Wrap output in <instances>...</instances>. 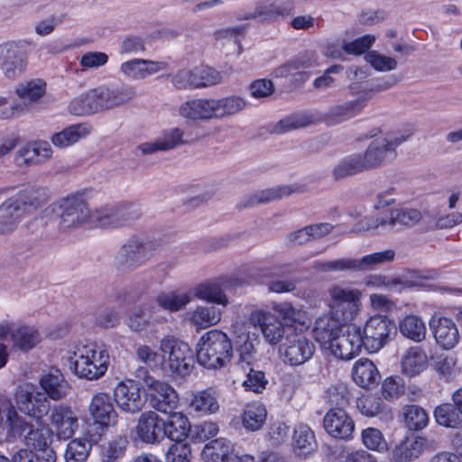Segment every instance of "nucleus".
<instances>
[{
	"mask_svg": "<svg viewBox=\"0 0 462 462\" xmlns=\"http://www.w3.org/2000/svg\"><path fill=\"white\" fill-rule=\"evenodd\" d=\"M374 139L368 144L365 152H362L364 161L370 170L383 164L388 159L395 156V149L406 138L395 132H380L378 135L373 134Z\"/></svg>",
	"mask_w": 462,
	"mask_h": 462,
	"instance_id": "9",
	"label": "nucleus"
},
{
	"mask_svg": "<svg viewBox=\"0 0 462 462\" xmlns=\"http://www.w3.org/2000/svg\"><path fill=\"white\" fill-rule=\"evenodd\" d=\"M128 440L125 436H118L104 446L102 450L105 462H115L122 457L126 450Z\"/></svg>",
	"mask_w": 462,
	"mask_h": 462,
	"instance_id": "62",
	"label": "nucleus"
},
{
	"mask_svg": "<svg viewBox=\"0 0 462 462\" xmlns=\"http://www.w3.org/2000/svg\"><path fill=\"white\" fill-rule=\"evenodd\" d=\"M352 378L358 386L369 389L377 384L380 373L373 361L360 358L353 365Z\"/></svg>",
	"mask_w": 462,
	"mask_h": 462,
	"instance_id": "37",
	"label": "nucleus"
},
{
	"mask_svg": "<svg viewBox=\"0 0 462 462\" xmlns=\"http://www.w3.org/2000/svg\"><path fill=\"white\" fill-rule=\"evenodd\" d=\"M88 412L96 425L100 428L113 427L117 422V413L108 393L94 394L88 404Z\"/></svg>",
	"mask_w": 462,
	"mask_h": 462,
	"instance_id": "24",
	"label": "nucleus"
},
{
	"mask_svg": "<svg viewBox=\"0 0 462 462\" xmlns=\"http://www.w3.org/2000/svg\"><path fill=\"white\" fill-rule=\"evenodd\" d=\"M391 321L385 316L374 315L361 328L364 348L369 353H375L384 346L391 332Z\"/></svg>",
	"mask_w": 462,
	"mask_h": 462,
	"instance_id": "14",
	"label": "nucleus"
},
{
	"mask_svg": "<svg viewBox=\"0 0 462 462\" xmlns=\"http://www.w3.org/2000/svg\"><path fill=\"white\" fill-rule=\"evenodd\" d=\"M222 313V310L217 307L198 305L184 314V319L189 325L199 331L219 323Z\"/></svg>",
	"mask_w": 462,
	"mask_h": 462,
	"instance_id": "33",
	"label": "nucleus"
},
{
	"mask_svg": "<svg viewBox=\"0 0 462 462\" xmlns=\"http://www.w3.org/2000/svg\"><path fill=\"white\" fill-rule=\"evenodd\" d=\"M158 307L168 312H177L184 309L191 300L190 292H178L175 291H160L155 297Z\"/></svg>",
	"mask_w": 462,
	"mask_h": 462,
	"instance_id": "45",
	"label": "nucleus"
},
{
	"mask_svg": "<svg viewBox=\"0 0 462 462\" xmlns=\"http://www.w3.org/2000/svg\"><path fill=\"white\" fill-rule=\"evenodd\" d=\"M180 116L193 121L215 119L213 98H195L182 103L179 107Z\"/></svg>",
	"mask_w": 462,
	"mask_h": 462,
	"instance_id": "35",
	"label": "nucleus"
},
{
	"mask_svg": "<svg viewBox=\"0 0 462 462\" xmlns=\"http://www.w3.org/2000/svg\"><path fill=\"white\" fill-rule=\"evenodd\" d=\"M279 351L285 364L300 365L313 356L315 346L305 336L293 334L286 337V341L280 346Z\"/></svg>",
	"mask_w": 462,
	"mask_h": 462,
	"instance_id": "17",
	"label": "nucleus"
},
{
	"mask_svg": "<svg viewBox=\"0 0 462 462\" xmlns=\"http://www.w3.org/2000/svg\"><path fill=\"white\" fill-rule=\"evenodd\" d=\"M267 411L261 402H252L244 410L242 414V425L249 431H256L262 429L265 423Z\"/></svg>",
	"mask_w": 462,
	"mask_h": 462,
	"instance_id": "49",
	"label": "nucleus"
},
{
	"mask_svg": "<svg viewBox=\"0 0 462 462\" xmlns=\"http://www.w3.org/2000/svg\"><path fill=\"white\" fill-rule=\"evenodd\" d=\"M46 91L47 83L41 78L21 81L15 86L14 94L22 103H14L1 110L0 118L10 119L24 115L32 106L40 103Z\"/></svg>",
	"mask_w": 462,
	"mask_h": 462,
	"instance_id": "7",
	"label": "nucleus"
},
{
	"mask_svg": "<svg viewBox=\"0 0 462 462\" xmlns=\"http://www.w3.org/2000/svg\"><path fill=\"white\" fill-rule=\"evenodd\" d=\"M316 268L320 272H360L358 258H340L323 263H317Z\"/></svg>",
	"mask_w": 462,
	"mask_h": 462,
	"instance_id": "59",
	"label": "nucleus"
},
{
	"mask_svg": "<svg viewBox=\"0 0 462 462\" xmlns=\"http://www.w3.org/2000/svg\"><path fill=\"white\" fill-rule=\"evenodd\" d=\"M330 312L339 320L353 321L361 310L363 293L360 290L332 285L328 290Z\"/></svg>",
	"mask_w": 462,
	"mask_h": 462,
	"instance_id": "6",
	"label": "nucleus"
},
{
	"mask_svg": "<svg viewBox=\"0 0 462 462\" xmlns=\"http://www.w3.org/2000/svg\"><path fill=\"white\" fill-rule=\"evenodd\" d=\"M400 334L415 343H420L426 339L427 328L421 317L415 314H408L398 322Z\"/></svg>",
	"mask_w": 462,
	"mask_h": 462,
	"instance_id": "38",
	"label": "nucleus"
},
{
	"mask_svg": "<svg viewBox=\"0 0 462 462\" xmlns=\"http://www.w3.org/2000/svg\"><path fill=\"white\" fill-rule=\"evenodd\" d=\"M189 407L195 411L203 414L217 412L219 409V403L216 396V391L212 388H208L193 393Z\"/></svg>",
	"mask_w": 462,
	"mask_h": 462,
	"instance_id": "50",
	"label": "nucleus"
},
{
	"mask_svg": "<svg viewBox=\"0 0 462 462\" xmlns=\"http://www.w3.org/2000/svg\"><path fill=\"white\" fill-rule=\"evenodd\" d=\"M69 109L71 114L76 116H88L100 112L97 88L73 98L69 103Z\"/></svg>",
	"mask_w": 462,
	"mask_h": 462,
	"instance_id": "40",
	"label": "nucleus"
},
{
	"mask_svg": "<svg viewBox=\"0 0 462 462\" xmlns=\"http://www.w3.org/2000/svg\"><path fill=\"white\" fill-rule=\"evenodd\" d=\"M191 448L187 442L177 441L170 446L166 454V462H189Z\"/></svg>",
	"mask_w": 462,
	"mask_h": 462,
	"instance_id": "64",
	"label": "nucleus"
},
{
	"mask_svg": "<svg viewBox=\"0 0 462 462\" xmlns=\"http://www.w3.org/2000/svg\"><path fill=\"white\" fill-rule=\"evenodd\" d=\"M231 449L230 442L220 438L208 443L202 450V456L210 462H230Z\"/></svg>",
	"mask_w": 462,
	"mask_h": 462,
	"instance_id": "52",
	"label": "nucleus"
},
{
	"mask_svg": "<svg viewBox=\"0 0 462 462\" xmlns=\"http://www.w3.org/2000/svg\"><path fill=\"white\" fill-rule=\"evenodd\" d=\"M54 221L60 231L76 229L92 222L93 212L90 211L81 195L68 196L52 206Z\"/></svg>",
	"mask_w": 462,
	"mask_h": 462,
	"instance_id": "5",
	"label": "nucleus"
},
{
	"mask_svg": "<svg viewBox=\"0 0 462 462\" xmlns=\"http://www.w3.org/2000/svg\"><path fill=\"white\" fill-rule=\"evenodd\" d=\"M170 414L168 422H165L163 437L167 436L174 442L184 441L189 431L188 418L180 412L172 411Z\"/></svg>",
	"mask_w": 462,
	"mask_h": 462,
	"instance_id": "51",
	"label": "nucleus"
},
{
	"mask_svg": "<svg viewBox=\"0 0 462 462\" xmlns=\"http://www.w3.org/2000/svg\"><path fill=\"white\" fill-rule=\"evenodd\" d=\"M325 399L331 405L345 406L349 403L351 393L346 383L337 382L325 392Z\"/></svg>",
	"mask_w": 462,
	"mask_h": 462,
	"instance_id": "60",
	"label": "nucleus"
},
{
	"mask_svg": "<svg viewBox=\"0 0 462 462\" xmlns=\"http://www.w3.org/2000/svg\"><path fill=\"white\" fill-rule=\"evenodd\" d=\"M160 350L163 353L162 367L172 374L186 376L193 368V355L187 343L165 337L160 341Z\"/></svg>",
	"mask_w": 462,
	"mask_h": 462,
	"instance_id": "8",
	"label": "nucleus"
},
{
	"mask_svg": "<svg viewBox=\"0 0 462 462\" xmlns=\"http://www.w3.org/2000/svg\"><path fill=\"white\" fill-rule=\"evenodd\" d=\"M215 119L231 117L246 106L245 98L232 95L220 98H213Z\"/></svg>",
	"mask_w": 462,
	"mask_h": 462,
	"instance_id": "47",
	"label": "nucleus"
},
{
	"mask_svg": "<svg viewBox=\"0 0 462 462\" xmlns=\"http://www.w3.org/2000/svg\"><path fill=\"white\" fill-rule=\"evenodd\" d=\"M192 73L194 88L214 86L223 79L218 71L208 67L195 68L192 69Z\"/></svg>",
	"mask_w": 462,
	"mask_h": 462,
	"instance_id": "58",
	"label": "nucleus"
},
{
	"mask_svg": "<svg viewBox=\"0 0 462 462\" xmlns=\"http://www.w3.org/2000/svg\"><path fill=\"white\" fill-rule=\"evenodd\" d=\"M362 347L361 328L350 325L339 333L327 350L339 359L351 360L360 354Z\"/></svg>",
	"mask_w": 462,
	"mask_h": 462,
	"instance_id": "16",
	"label": "nucleus"
},
{
	"mask_svg": "<svg viewBox=\"0 0 462 462\" xmlns=\"http://www.w3.org/2000/svg\"><path fill=\"white\" fill-rule=\"evenodd\" d=\"M165 422L154 411L143 412L134 428L137 439L147 444L159 442L163 438Z\"/></svg>",
	"mask_w": 462,
	"mask_h": 462,
	"instance_id": "26",
	"label": "nucleus"
},
{
	"mask_svg": "<svg viewBox=\"0 0 462 462\" xmlns=\"http://www.w3.org/2000/svg\"><path fill=\"white\" fill-rule=\"evenodd\" d=\"M91 449V444L84 439H75L68 445L64 453L66 462H85Z\"/></svg>",
	"mask_w": 462,
	"mask_h": 462,
	"instance_id": "57",
	"label": "nucleus"
},
{
	"mask_svg": "<svg viewBox=\"0 0 462 462\" xmlns=\"http://www.w3.org/2000/svg\"><path fill=\"white\" fill-rule=\"evenodd\" d=\"M152 254L148 242L132 238L118 249L113 258V266L121 273L132 272L143 265Z\"/></svg>",
	"mask_w": 462,
	"mask_h": 462,
	"instance_id": "10",
	"label": "nucleus"
},
{
	"mask_svg": "<svg viewBox=\"0 0 462 462\" xmlns=\"http://www.w3.org/2000/svg\"><path fill=\"white\" fill-rule=\"evenodd\" d=\"M114 399L119 409L128 413L140 411L145 404L141 387L134 381L120 382L114 390Z\"/></svg>",
	"mask_w": 462,
	"mask_h": 462,
	"instance_id": "22",
	"label": "nucleus"
},
{
	"mask_svg": "<svg viewBox=\"0 0 462 462\" xmlns=\"http://www.w3.org/2000/svg\"><path fill=\"white\" fill-rule=\"evenodd\" d=\"M421 218L419 210L413 208L393 209L388 217L375 218L367 224V229L382 228L383 231H391L398 226H413Z\"/></svg>",
	"mask_w": 462,
	"mask_h": 462,
	"instance_id": "28",
	"label": "nucleus"
},
{
	"mask_svg": "<svg viewBox=\"0 0 462 462\" xmlns=\"http://www.w3.org/2000/svg\"><path fill=\"white\" fill-rule=\"evenodd\" d=\"M372 97V90H361L355 99L332 106L323 116L326 124L336 125L357 116L366 106Z\"/></svg>",
	"mask_w": 462,
	"mask_h": 462,
	"instance_id": "15",
	"label": "nucleus"
},
{
	"mask_svg": "<svg viewBox=\"0 0 462 462\" xmlns=\"http://www.w3.org/2000/svg\"><path fill=\"white\" fill-rule=\"evenodd\" d=\"M13 346L27 352L36 346L41 341L39 331L31 326H19L11 332Z\"/></svg>",
	"mask_w": 462,
	"mask_h": 462,
	"instance_id": "46",
	"label": "nucleus"
},
{
	"mask_svg": "<svg viewBox=\"0 0 462 462\" xmlns=\"http://www.w3.org/2000/svg\"><path fill=\"white\" fill-rule=\"evenodd\" d=\"M302 191H304L303 186L298 184L271 188L253 194L249 198L248 204L253 206L268 203Z\"/></svg>",
	"mask_w": 462,
	"mask_h": 462,
	"instance_id": "41",
	"label": "nucleus"
},
{
	"mask_svg": "<svg viewBox=\"0 0 462 462\" xmlns=\"http://www.w3.org/2000/svg\"><path fill=\"white\" fill-rule=\"evenodd\" d=\"M323 425L328 435L344 440L349 439L355 430L354 420L341 408L330 409L324 416Z\"/></svg>",
	"mask_w": 462,
	"mask_h": 462,
	"instance_id": "25",
	"label": "nucleus"
},
{
	"mask_svg": "<svg viewBox=\"0 0 462 462\" xmlns=\"http://www.w3.org/2000/svg\"><path fill=\"white\" fill-rule=\"evenodd\" d=\"M248 320L261 331L263 338L270 346H276L285 336V326L281 319L269 310H253Z\"/></svg>",
	"mask_w": 462,
	"mask_h": 462,
	"instance_id": "13",
	"label": "nucleus"
},
{
	"mask_svg": "<svg viewBox=\"0 0 462 462\" xmlns=\"http://www.w3.org/2000/svg\"><path fill=\"white\" fill-rule=\"evenodd\" d=\"M363 444L371 450L384 452L388 449L387 442L378 429L367 428L362 431Z\"/></svg>",
	"mask_w": 462,
	"mask_h": 462,
	"instance_id": "63",
	"label": "nucleus"
},
{
	"mask_svg": "<svg viewBox=\"0 0 462 462\" xmlns=\"http://www.w3.org/2000/svg\"><path fill=\"white\" fill-rule=\"evenodd\" d=\"M437 448L435 440L424 437H407L393 450L392 457L394 462H410L416 459L425 451Z\"/></svg>",
	"mask_w": 462,
	"mask_h": 462,
	"instance_id": "23",
	"label": "nucleus"
},
{
	"mask_svg": "<svg viewBox=\"0 0 462 462\" xmlns=\"http://www.w3.org/2000/svg\"><path fill=\"white\" fill-rule=\"evenodd\" d=\"M166 69V63L144 59H132L120 65V72L129 80H143Z\"/></svg>",
	"mask_w": 462,
	"mask_h": 462,
	"instance_id": "31",
	"label": "nucleus"
},
{
	"mask_svg": "<svg viewBox=\"0 0 462 462\" xmlns=\"http://www.w3.org/2000/svg\"><path fill=\"white\" fill-rule=\"evenodd\" d=\"M360 412L366 417H375L381 413L390 411L387 406L383 405L381 399L374 395H367L357 402Z\"/></svg>",
	"mask_w": 462,
	"mask_h": 462,
	"instance_id": "61",
	"label": "nucleus"
},
{
	"mask_svg": "<svg viewBox=\"0 0 462 462\" xmlns=\"http://www.w3.org/2000/svg\"><path fill=\"white\" fill-rule=\"evenodd\" d=\"M403 422L411 430H420L425 428L429 422L428 413L424 409L417 405H408L402 411Z\"/></svg>",
	"mask_w": 462,
	"mask_h": 462,
	"instance_id": "55",
	"label": "nucleus"
},
{
	"mask_svg": "<svg viewBox=\"0 0 462 462\" xmlns=\"http://www.w3.org/2000/svg\"><path fill=\"white\" fill-rule=\"evenodd\" d=\"M69 360L79 378L98 380L107 371L110 362L109 348L104 344L79 343L69 352Z\"/></svg>",
	"mask_w": 462,
	"mask_h": 462,
	"instance_id": "3",
	"label": "nucleus"
},
{
	"mask_svg": "<svg viewBox=\"0 0 462 462\" xmlns=\"http://www.w3.org/2000/svg\"><path fill=\"white\" fill-rule=\"evenodd\" d=\"M46 200L44 188L28 186L3 201L0 204V236L13 235L18 229L21 221L36 211Z\"/></svg>",
	"mask_w": 462,
	"mask_h": 462,
	"instance_id": "2",
	"label": "nucleus"
},
{
	"mask_svg": "<svg viewBox=\"0 0 462 462\" xmlns=\"http://www.w3.org/2000/svg\"><path fill=\"white\" fill-rule=\"evenodd\" d=\"M49 420L59 439H70L79 429V417L76 411L65 403L50 406Z\"/></svg>",
	"mask_w": 462,
	"mask_h": 462,
	"instance_id": "19",
	"label": "nucleus"
},
{
	"mask_svg": "<svg viewBox=\"0 0 462 462\" xmlns=\"http://www.w3.org/2000/svg\"><path fill=\"white\" fill-rule=\"evenodd\" d=\"M314 432L306 424H299L295 427L292 435V447L299 456H306L316 448Z\"/></svg>",
	"mask_w": 462,
	"mask_h": 462,
	"instance_id": "48",
	"label": "nucleus"
},
{
	"mask_svg": "<svg viewBox=\"0 0 462 462\" xmlns=\"http://www.w3.org/2000/svg\"><path fill=\"white\" fill-rule=\"evenodd\" d=\"M401 366L403 374L415 376L427 368V354L420 346H411L403 353Z\"/></svg>",
	"mask_w": 462,
	"mask_h": 462,
	"instance_id": "39",
	"label": "nucleus"
},
{
	"mask_svg": "<svg viewBox=\"0 0 462 462\" xmlns=\"http://www.w3.org/2000/svg\"><path fill=\"white\" fill-rule=\"evenodd\" d=\"M233 337L240 358L249 364L256 354V346L260 344L257 328L247 319L246 323L234 326Z\"/></svg>",
	"mask_w": 462,
	"mask_h": 462,
	"instance_id": "20",
	"label": "nucleus"
},
{
	"mask_svg": "<svg viewBox=\"0 0 462 462\" xmlns=\"http://www.w3.org/2000/svg\"><path fill=\"white\" fill-rule=\"evenodd\" d=\"M52 156V149L48 142H29L20 147L14 154V162L18 168L41 165Z\"/></svg>",
	"mask_w": 462,
	"mask_h": 462,
	"instance_id": "21",
	"label": "nucleus"
},
{
	"mask_svg": "<svg viewBox=\"0 0 462 462\" xmlns=\"http://www.w3.org/2000/svg\"><path fill=\"white\" fill-rule=\"evenodd\" d=\"M151 405L158 411L171 413L178 406L179 396L172 386L152 377L145 379Z\"/></svg>",
	"mask_w": 462,
	"mask_h": 462,
	"instance_id": "18",
	"label": "nucleus"
},
{
	"mask_svg": "<svg viewBox=\"0 0 462 462\" xmlns=\"http://www.w3.org/2000/svg\"><path fill=\"white\" fill-rule=\"evenodd\" d=\"M97 91L101 111L124 106L136 95L131 86L103 85L97 87Z\"/></svg>",
	"mask_w": 462,
	"mask_h": 462,
	"instance_id": "27",
	"label": "nucleus"
},
{
	"mask_svg": "<svg viewBox=\"0 0 462 462\" xmlns=\"http://www.w3.org/2000/svg\"><path fill=\"white\" fill-rule=\"evenodd\" d=\"M14 399L18 411L12 404L6 410V436L34 449H45L53 436L51 429L42 421L49 413L50 402L32 383L19 384Z\"/></svg>",
	"mask_w": 462,
	"mask_h": 462,
	"instance_id": "1",
	"label": "nucleus"
},
{
	"mask_svg": "<svg viewBox=\"0 0 462 462\" xmlns=\"http://www.w3.org/2000/svg\"><path fill=\"white\" fill-rule=\"evenodd\" d=\"M191 295L200 300L219 304L223 307L229 303L220 284L215 282H206L196 285L192 289Z\"/></svg>",
	"mask_w": 462,
	"mask_h": 462,
	"instance_id": "44",
	"label": "nucleus"
},
{
	"mask_svg": "<svg viewBox=\"0 0 462 462\" xmlns=\"http://www.w3.org/2000/svg\"><path fill=\"white\" fill-rule=\"evenodd\" d=\"M312 66L308 59L299 58L281 65L273 71L275 79H287L295 86L301 85L309 79L308 69Z\"/></svg>",
	"mask_w": 462,
	"mask_h": 462,
	"instance_id": "34",
	"label": "nucleus"
},
{
	"mask_svg": "<svg viewBox=\"0 0 462 462\" xmlns=\"http://www.w3.org/2000/svg\"><path fill=\"white\" fill-rule=\"evenodd\" d=\"M430 326L437 344L443 349H452L458 343V328L451 319L447 317L433 318Z\"/></svg>",
	"mask_w": 462,
	"mask_h": 462,
	"instance_id": "32",
	"label": "nucleus"
},
{
	"mask_svg": "<svg viewBox=\"0 0 462 462\" xmlns=\"http://www.w3.org/2000/svg\"><path fill=\"white\" fill-rule=\"evenodd\" d=\"M184 132L179 127L163 131L160 136L151 142L139 144L136 149L142 155H150L157 152H166L184 143Z\"/></svg>",
	"mask_w": 462,
	"mask_h": 462,
	"instance_id": "29",
	"label": "nucleus"
},
{
	"mask_svg": "<svg viewBox=\"0 0 462 462\" xmlns=\"http://www.w3.org/2000/svg\"><path fill=\"white\" fill-rule=\"evenodd\" d=\"M40 385L47 394V399L60 401L64 399L70 389L69 383L60 370L50 371L40 379Z\"/></svg>",
	"mask_w": 462,
	"mask_h": 462,
	"instance_id": "36",
	"label": "nucleus"
},
{
	"mask_svg": "<svg viewBox=\"0 0 462 462\" xmlns=\"http://www.w3.org/2000/svg\"><path fill=\"white\" fill-rule=\"evenodd\" d=\"M345 323V321L339 320L331 312L320 316L316 319L313 329L316 341L323 349L327 350L342 331L343 324Z\"/></svg>",
	"mask_w": 462,
	"mask_h": 462,
	"instance_id": "30",
	"label": "nucleus"
},
{
	"mask_svg": "<svg viewBox=\"0 0 462 462\" xmlns=\"http://www.w3.org/2000/svg\"><path fill=\"white\" fill-rule=\"evenodd\" d=\"M233 346L228 336L219 329L204 333L197 344V360L208 369H220L231 361Z\"/></svg>",
	"mask_w": 462,
	"mask_h": 462,
	"instance_id": "4",
	"label": "nucleus"
},
{
	"mask_svg": "<svg viewBox=\"0 0 462 462\" xmlns=\"http://www.w3.org/2000/svg\"><path fill=\"white\" fill-rule=\"evenodd\" d=\"M91 129V126L88 124L72 125L57 134H54L51 136V143L54 146L59 148L68 147L88 135Z\"/></svg>",
	"mask_w": 462,
	"mask_h": 462,
	"instance_id": "43",
	"label": "nucleus"
},
{
	"mask_svg": "<svg viewBox=\"0 0 462 462\" xmlns=\"http://www.w3.org/2000/svg\"><path fill=\"white\" fill-rule=\"evenodd\" d=\"M434 416L438 424L447 428H459L462 425V414L456 405L443 403L434 411Z\"/></svg>",
	"mask_w": 462,
	"mask_h": 462,
	"instance_id": "53",
	"label": "nucleus"
},
{
	"mask_svg": "<svg viewBox=\"0 0 462 462\" xmlns=\"http://www.w3.org/2000/svg\"><path fill=\"white\" fill-rule=\"evenodd\" d=\"M273 311L278 315L279 319L283 320L284 326H294L299 324L306 326V314L300 309L293 307L289 302H282L273 307Z\"/></svg>",
	"mask_w": 462,
	"mask_h": 462,
	"instance_id": "54",
	"label": "nucleus"
},
{
	"mask_svg": "<svg viewBox=\"0 0 462 462\" xmlns=\"http://www.w3.org/2000/svg\"><path fill=\"white\" fill-rule=\"evenodd\" d=\"M0 69L4 78L8 81L21 79L28 69V54L26 51L15 42L0 45Z\"/></svg>",
	"mask_w": 462,
	"mask_h": 462,
	"instance_id": "12",
	"label": "nucleus"
},
{
	"mask_svg": "<svg viewBox=\"0 0 462 462\" xmlns=\"http://www.w3.org/2000/svg\"><path fill=\"white\" fill-rule=\"evenodd\" d=\"M369 171L367 168L362 152L352 153L343 158L333 169V176L335 179H344L363 171Z\"/></svg>",
	"mask_w": 462,
	"mask_h": 462,
	"instance_id": "42",
	"label": "nucleus"
},
{
	"mask_svg": "<svg viewBox=\"0 0 462 462\" xmlns=\"http://www.w3.org/2000/svg\"><path fill=\"white\" fill-rule=\"evenodd\" d=\"M395 258V252L387 249L381 252H375L358 258L360 272H367L373 270L378 265L392 263Z\"/></svg>",
	"mask_w": 462,
	"mask_h": 462,
	"instance_id": "56",
	"label": "nucleus"
},
{
	"mask_svg": "<svg viewBox=\"0 0 462 462\" xmlns=\"http://www.w3.org/2000/svg\"><path fill=\"white\" fill-rule=\"evenodd\" d=\"M142 212L139 205L130 202L106 206L93 212V223L101 227L117 228L138 219Z\"/></svg>",
	"mask_w": 462,
	"mask_h": 462,
	"instance_id": "11",
	"label": "nucleus"
}]
</instances>
